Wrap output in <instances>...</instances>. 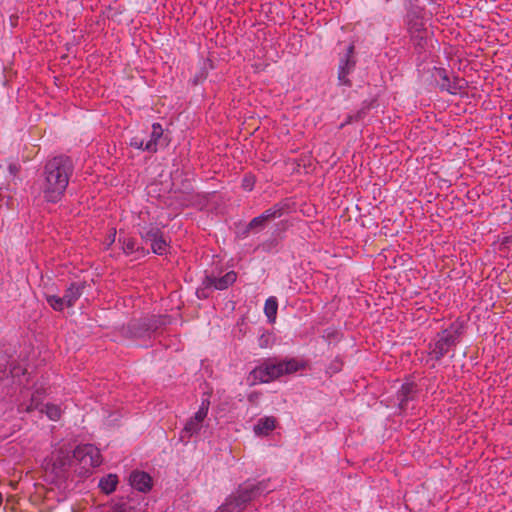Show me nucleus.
Listing matches in <instances>:
<instances>
[{
    "label": "nucleus",
    "mask_w": 512,
    "mask_h": 512,
    "mask_svg": "<svg viewBox=\"0 0 512 512\" xmlns=\"http://www.w3.org/2000/svg\"><path fill=\"white\" fill-rule=\"evenodd\" d=\"M276 427V419L272 416L260 418L254 426V432L259 436H266Z\"/></svg>",
    "instance_id": "obj_15"
},
{
    "label": "nucleus",
    "mask_w": 512,
    "mask_h": 512,
    "mask_svg": "<svg viewBox=\"0 0 512 512\" xmlns=\"http://www.w3.org/2000/svg\"><path fill=\"white\" fill-rule=\"evenodd\" d=\"M82 294L83 285L80 283H71L70 286L65 290L64 294L66 307H73Z\"/></svg>",
    "instance_id": "obj_16"
},
{
    "label": "nucleus",
    "mask_w": 512,
    "mask_h": 512,
    "mask_svg": "<svg viewBox=\"0 0 512 512\" xmlns=\"http://www.w3.org/2000/svg\"><path fill=\"white\" fill-rule=\"evenodd\" d=\"M107 512H133V508L126 503H116Z\"/></svg>",
    "instance_id": "obj_29"
},
{
    "label": "nucleus",
    "mask_w": 512,
    "mask_h": 512,
    "mask_svg": "<svg viewBox=\"0 0 512 512\" xmlns=\"http://www.w3.org/2000/svg\"><path fill=\"white\" fill-rule=\"evenodd\" d=\"M274 342V337L270 332H263L258 338V346L260 348L271 347Z\"/></svg>",
    "instance_id": "obj_27"
},
{
    "label": "nucleus",
    "mask_w": 512,
    "mask_h": 512,
    "mask_svg": "<svg viewBox=\"0 0 512 512\" xmlns=\"http://www.w3.org/2000/svg\"><path fill=\"white\" fill-rule=\"evenodd\" d=\"M41 413H45L51 421H58L62 416V408L59 405L47 403L40 409Z\"/></svg>",
    "instance_id": "obj_20"
},
{
    "label": "nucleus",
    "mask_w": 512,
    "mask_h": 512,
    "mask_svg": "<svg viewBox=\"0 0 512 512\" xmlns=\"http://www.w3.org/2000/svg\"><path fill=\"white\" fill-rule=\"evenodd\" d=\"M123 253L127 256L136 255V258L146 256L149 251L137 244V241L130 236L124 235L119 237Z\"/></svg>",
    "instance_id": "obj_11"
},
{
    "label": "nucleus",
    "mask_w": 512,
    "mask_h": 512,
    "mask_svg": "<svg viewBox=\"0 0 512 512\" xmlns=\"http://www.w3.org/2000/svg\"><path fill=\"white\" fill-rule=\"evenodd\" d=\"M284 214V205L277 203L273 205L271 208L265 210L261 216L264 218V221L267 223L276 219L280 218Z\"/></svg>",
    "instance_id": "obj_21"
},
{
    "label": "nucleus",
    "mask_w": 512,
    "mask_h": 512,
    "mask_svg": "<svg viewBox=\"0 0 512 512\" xmlns=\"http://www.w3.org/2000/svg\"><path fill=\"white\" fill-rule=\"evenodd\" d=\"M254 184H255V180H254V177L251 176V175H246L244 178H243V181H242V187L247 190V191H251L254 187Z\"/></svg>",
    "instance_id": "obj_30"
},
{
    "label": "nucleus",
    "mask_w": 512,
    "mask_h": 512,
    "mask_svg": "<svg viewBox=\"0 0 512 512\" xmlns=\"http://www.w3.org/2000/svg\"><path fill=\"white\" fill-rule=\"evenodd\" d=\"M2 501H3V498H2V494L0 493V505L2 504Z\"/></svg>",
    "instance_id": "obj_34"
},
{
    "label": "nucleus",
    "mask_w": 512,
    "mask_h": 512,
    "mask_svg": "<svg viewBox=\"0 0 512 512\" xmlns=\"http://www.w3.org/2000/svg\"><path fill=\"white\" fill-rule=\"evenodd\" d=\"M169 323V319L166 316H158L154 317L149 321V323H143V327H145V331H135V337H144L147 333L156 332L161 326H164Z\"/></svg>",
    "instance_id": "obj_14"
},
{
    "label": "nucleus",
    "mask_w": 512,
    "mask_h": 512,
    "mask_svg": "<svg viewBox=\"0 0 512 512\" xmlns=\"http://www.w3.org/2000/svg\"><path fill=\"white\" fill-rule=\"evenodd\" d=\"M354 49L355 47L353 44L349 45L345 57L340 60L338 79L343 85L351 84L350 80L348 79V75L353 71L356 65Z\"/></svg>",
    "instance_id": "obj_9"
},
{
    "label": "nucleus",
    "mask_w": 512,
    "mask_h": 512,
    "mask_svg": "<svg viewBox=\"0 0 512 512\" xmlns=\"http://www.w3.org/2000/svg\"><path fill=\"white\" fill-rule=\"evenodd\" d=\"M144 141L140 139L139 137H133L130 141V145L134 148L144 150L145 147Z\"/></svg>",
    "instance_id": "obj_31"
},
{
    "label": "nucleus",
    "mask_w": 512,
    "mask_h": 512,
    "mask_svg": "<svg viewBox=\"0 0 512 512\" xmlns=\"http://www.w3.org/2000/svg\"><path fill=\"white\" fill-rule=\"evenodd\" d=\"M209 408L210 400L208 398H203L197 412L186 420L184 427L180 432L179 440L182 443L187 444L193 436L197 435L201 431L204 426V421L208 416Z\"/></svg>",
    "instance_id": "obj_5"
},
{
    "label": "nucleus",
    "mask_w": 512,
    "mask_h": 512,
    "mask_svg": "<svg viewBox=\"0 0 512 512\" xmlns=\"http://www.w3.org/2000/svg\"><path fill=\"white\" fill-rule=\"evenodd\" d=\"M237 279V274L234 271H229L221 277L206 276L204 285L206 287H213L217 290H224L231 286Z\"/></svg>",
    "instance_id": "obj_12"
},
{
    "label": "nucleus",
    "mask_w": 512,
    "mask_h": 512,
    "mask_svg": "<svg viewBox=\"0 0 512 512\" xmlns=\"http://www.w3.org/2000/svg\"><path fill=\"white\" fill-rule=\"evenodd\" d=\"M129 483L134 489L144 493L150 491L153 485L152 478L148 473L137 470L130 474Z\"/></svg>",
    "instance_id": "obj_10"
},
{
    "label": "nucleus",
    "mask_w": 512,
    "mask_h": 512,
    "mask_svg": "<svg viewBox=\"0 0 512 512\" xmlns=\"http://www.w3.org/2000/svg\"><path fill=\"white\" fill-rule=\"evenodd\" d=\"M77 473L84 474L102 463L100 451L92 444L77 446L73 451Z\"/></svg>",
    "instance_id": "obj_4"
},
{
    "label": "nucleus",
    "mask_w": 512,
    "mask_h": 512,
    "mask_svg": "<svg viewBox=\"0 0 512 512\" xmlns=\"http://www.w3.org/2000/svg\"><path fill=\"white\" fill-rule=\"evenodd\" d=\"M433 76L437 79L442 91L457 94L463 88L462 80L457 77L451 79L444 68H434Z\"/></svg>",
    "instance_id": "obj_7"
},
{
    "label": "nucleus",
    "mask_w": 512,
    "mask_h": 512,
    "mask_svg": "<svg viewBox=\"0 0 512 512\" xmlns=\"http://www.w3.org/2000/svg\"><path fill=\"white\" fill-rule=\"evenodd\" d=\"M152 252L157 255H164L166 254L168 250V243L163 237V234L158 237L152 244H151Z\"/></svg>",
    "instance_id": "obj_25"
},
{
    "label": "nucleus",
    "mask_w": 512,
    "mask_h": 512,
    "mask_svg": "<svg viewBox=\"0 0 512 512\" xmlns=\"http://www.w3.org/2000/svg\"><path fill=\"white\" fill-rule=\"evenodd\" d=\"M408 31L411 34L412 38L423 39L425 34V27L423 21L419 18H416L415 20H410L408 23Z\"/></svg>",
    "instance_id": "obj_19"
},
{
    "label": "nucleus",
    "mask_w": 512,
    "mask_h": 512,
    "mask_svg": "<svg viewBox=\"0 0 512 512\" xmlns=\"http://www.w3.org/2000/svg\"><path fill=\"white\" fill-rule=\"evenodd\" d=\"M302 364L295 359L276 362L274 360H267L252 370L251 375L254 380L261 383H268L277 379L284 374H290L302 368Z\"/></svg>",
    "instance_id": "obj_2"
},
{
    "label": "nucleus",
    "mask_w": 512,
    "mask_h": 512,
    "mask_svg": "<svg viewBox=\"0 0 512 512\" xmlns=\"http://www.w3.org/2000/svg\"><path fill=\"white\" fill-rule=\"evenodd\" d=\"M115 236H116V230L114 229L113 233H112V240H111L112 242L115 240Z\"/></svg>",
    "instance_id": "obj_33"
},
{
    "label": "nucleus",
    "mask_w": 512,
    "mask_h": 512,
    "mask_svg": "<svg viewBox=\"0 0 512 512\" xmlns=\"http://www.w3.org/2000/svg\"><path fill=\"white\" fill-rule=\"evenodd\" d=\"M45 298L50 307L55 311H63V309L66 307V301L64 296L60 297L57 295H46Z\"/></svg>",
    "instance_id": "obj_24"
},
{
    "label": "nucleus",
    "mask_w": 512,
    "mask_h": 512,
    "mask_svg": "<svg viewBox=\"0 0 512 512\" xmlns=\"http://www.w3.org/2000/svg\"><path fill=\"white\" fill-rule=\"evenodd\" d=\"M253 489L240 490L238 496L229 497L216 512H242L245 504L251 500Z\"/></svg>",
    "instance_id": "obj_8"
},
{
    "label": "nucleus",
    "mask_w": 512,
    "mask_h": 512,
    "mask_svg": "<svg viewBox=\"0 0 512 512\" xmlns=\"http://www.w3.org/2000/svg\"><path fill=\"white\" fill-rule=\"evenodd\" d=\"M118 477L115 474H109L99 481V487L105 494H110L116 490Z\"/></svg>",
    "instance_id": "obj_18"
},
{
    "label": "nucleus",
    "mask_w": 512,
    "mask_h": 512,
    "mask_svg": "<svg viewBox=\"0 0 512 512\" xmlns=\"http://www.w3.org/2000/svg\"><path fill=\"white\" fill-rule=\"evenodd\" d=\"M415 391V384L414 383H404L400 390L398 391V399L400 401V406L403 407V405L411 398V395Z\"/></svg>",
    "instance_id": "obj_23"
},
{
    "label": "nucleus",
    "mask_w": 512,
    "mask_h": 512,
    "mask_svg": "<svg viewBox=\"0 0 512 512\" xmlns=\"http://www.w3.org/2000/svg\"><path fill=\"white\" fill-rule=\"evenodd\" d=\"M163 136V128L160 123L152 124L150 140L146 142L144 151L155 153L158 149L159 141Z\"/></svg>",
    "instance_id": "obj_13"
},
{
    "label": "nucleus",
    "mask_w": 512,
    "mask_h": 512,
    "mask_svg": "<svg viewBox=\"0 0 512 512\" xmlns=\"http://www.w3.org/2000/svg\"><path fill=\"white\" fill-rule=\"evenodd\" d=\"M258 395L257 393H251L249 396H248V400L250 402H254L256 399H257Z\"/></svg>",
    "instance_id": "obj_32"
},
{
    "label": "nucleus",
    "mask_w": 512,
    "mask_h": 512,
    "mask_svg": "<svg viewBox=\"0 0 512 512\" xmlns=\"http://www.w3.org/2000/svg\"><path fill=\"white\" fill-rule=\"evenodd\" d=\"M43 397H44V395L41 391H39V390L35 391L31 395L29 403L28 404L21 403L19 406V410L25 411V412H32L34 410H40L41 407H43V405H42Z\"/></svg>",
    "instance_id": "obj_17"
},
{
    "label": "nucleus",
    "mask_w": 512,
    "mask_h": 512,
    "mask_svg": "<svg viewBox=\"0 0 512 512\" xmlns=\"http://www.w3.org/2000/svg\"><path fill=\"white\" fill-rule=\"evenodd\" d=\"M52 469L57 477L62 476L65 472L70 469H74L75 472L78 471L76 468V463L73 458V454H70V451L65 448H59L52 454Z\"/></svg>",
    "instance_id": "obj_6"
},
{
    "label": "nucleus",
    "mask_w": 512,
    "mask_h": 512,
    "mask_svg": "<svg viewBox=\"0 0 512 512\" xmlns=\"http://www.w3.org/2000/svg\"><path fill=\"white\" fill-rule=\"evenodd\" d=\"M73 172L74 165L70 157L58 155L48 159L43 166L39 186L43 201L50 204L61 202Z\"/></svg>",
    "instance_id": "obj_1"
},
{
    "label": "nucleus",
    "mask_w": 512,
    "mask_h": 512,
    "mask_svg": "<svg viewBox=\"0 0 512 512\" xmlns=\"http://www.w3.org/2000/svg\"><path fill=\"white\" fill-rule=\"evenodd\" d=\"M461 336V327L456 324L450 325L447 329L437 335V339L429 344V354L435 360L443 358L450 349L456 346Z\"/></svg>",
    "instance_id": "obj_3"
},
{
    "label": "nucleus",
    "mask_w": 512,
    "mask_h": 512,
    "mask_svg": "<svg viewBox=\"0 0 512 512\" xmlns=\"http://www.w3.org/2000/svg\"><path fill=\"white\" fill-rule=\"evenodd\" d=\"M163 233L161 230L157 227H150L147 231L141 233V238L146 241L150 242L151 244L162 235Z\"/></svg>",
    "instance_id": "obj_26"
},
{
    "label": "nucleus",
    "mask_w": 512,
    "mask_h": 512,
    "mask_svg": "<svg viewBox=\"0 0 512 512\" xmlns=\"http://www.w3.org/2000/svg\"><path fill=\"white\" fill-rule=\"evenodd\" d=\"M267 222L264 221V218L259 215L257 217H254L248 224L247 229L252 230H260L263 229L266 226Z\"/></svg>",
    "instance_id": "obj_28"
},
{
    "label": "nucleus",
    "mask_w": 512,
    "mask_h": 512,
    "mask_svg": "<svg viewBox=\"0 0 512 512\" xmlns=\"http://www.w3.org/2000/svg\"><path fill=\"white\" fill-rule=\"evenodd\" d=\"M278 310V302L276 297H269L265 301L264 312L271 323L275 322Z\"/></svg>",
    "instance_id": "obj_22"
}]
</instances>
